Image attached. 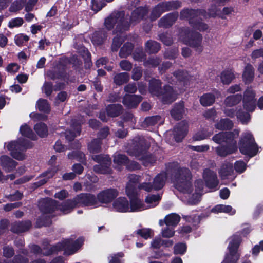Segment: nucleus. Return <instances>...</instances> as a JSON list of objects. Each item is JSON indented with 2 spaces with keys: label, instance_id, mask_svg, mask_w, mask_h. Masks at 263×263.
Instances as JSON below:
<instances>
[{
  "label": "nucleus",
  "instance_id": "nucleus-4",
  "mask_svg": "<svg viewBox=\"0 0 263 263\" xmlns=\"http://www.w3.org/2000/svg\"><path fill=\"white\" fill-rule=\"evenodd\" d=\"M149 145L143 138H136L135 139L133 149H130L128 153L130 155L134 156L138 159L143 161L144 165L153 164L155 162V158L147 153Z\"/></svg>",
  "mask_w": 263,
  "mask_h": 263
},
{
  "label": "nucleus",
  "instance_id": "nucleus-38",
  "mask_svg": "<svg viewBox=\"0 0 263 263\" xmlns=\"http://www.w3.org/2000/svg\"><path fill=\"white\" fill-rule=\"evenodd\" d=\"M122 109V106L120 104H112L107 106L106 108L107 113L108 116H118Z\"/></svg>",
  "mask_w": 263,
  "mask_h": 263
},
{
  "label": "nucleus",
  "instance_id": "nucleus-25",
  "mask_svg": "<svg viewBox=\"0 0 263 263\" xmlns=\"http://www.w3.org/2000/svg\"><path fill=\"white\" fill-rule=\"evenodd\" d=\"M137 176V175H136ZM139 177V180L133 184L135 185V191L137 192V184L139 181H141L142 180H144V182L140 184L138 186V189L140 190H144L147 192H151L153 189H154L153 185H152L149 181L151 180V177L148 175H143L142 177H140L138 176Z\"/></svg>",
  "mask_w": 263,
  "mask_h": 263
},
{
  "label": "nucleus",
  "instance_id": "nucleus-11",
  "mask_svg": "<svg viewBox=\"0 0 263 263\" xmlns=\"http://www.w3.org/2000/svg\"><path fill=\"white\" fill-rule=\"evenodd\" d=\"M240 242L241 238L239 235H234L230 238L228 247V252L223 263H236L237 262L240 256L238 249Z\"/></svg>",
  "mask_w": 263,
  "mask_h": 263
},
{
  "label": "nucleus",
  "instance_id": "nucleus-18",
  "mask_svg": "<svg viewBox=\"0 0 263 263\" xmlns=\"http://www.w3.org/2000/svg\"><path fill=\"white\" fill-rule=\"evenodd\" d=\"M255 93L251 88H248L244 93L243 106L248 111H252L254 110L255 106Z\"/></svg>",
  "mask_w": 263,
  "mask_h": 263
},
{
  "label": "nucleus",
  "instance_id": "nucleus-35",
  "mask_svg": "<svg viewBox=\"0 0 263 263\" xmlns=\"http://www.w3.org/2000/svg\"><path fill=\"white\" fill-rule=\"evenodd\" d=\"M184 105L183 103L176 104L171 111L172 116L176 120L181 118L182 115L184 113Z\"/></svg>",
  "mask_w": 263,
  "mask_h": 263
},
{
  "label": "nucleus",
  "instance_id": "nucleus-26",
  "mask_svg": "<svg viewBox=\"0 0 263 263\" xmlns=\"http://www.w3.org/2000/svg\"><path fill=\"white\" fill-rule=\"evenodd\" d=\"M141 101V97L137 95H126L123 98V103L128 107L132 108L137 106Z\"/></svg>",
  "mask_w": 263,
  "mask_h": 263
},
{
  "label": "nucleus",
  "instance_id": "nucleus-48",
  "mask_svg": "<svg viewBox=\"0 0 263 263\" xmlns=\"http://www.w3.org/2000/svg\"><path fill=\"white\" fill-rule=\"evenodd\" d=\"M34 129L41 137H44L47 135V127L44 123H39L36 124L35 125Z\"/></svg>",
  "mask_w": 263,
  "mask_h": 263
},
{
  "label": "nucleus",
  "instance_id": "nucleus-47",
  "mask_svg": "<svg viewBox=\"0 0 263 263\" xmlns=\"http://www.w3.org/2000/svg\"><path fill=\"white\" fill-rule=\"evenodd\" d=\"M133 45L132 43H127L122 47L119 55L121 58H126L132 53Z\"/></svg>",
  "mask_w": 263,
  "mask_h": 263
},
{
  "label": "nucleus",
  "instance_id": "nucleus-64",
  "mask_svg": "<svg viewBox=\"0 0 263 263\" xmlns=\"http://www.w3.org/2000/svg\"><path fill=\"white\" fill-rule=\"evenodd\" d=\"M175 231L172 228L168 227L166 229L162 230L161 234L163 237L169 238L172 237L174 235Z\"/></svg>",
  "mask_w": 263,
  "mask_h": 263
},
{
  "label": "nucleus",
  "instance_id": "nucleus-59",
  "mask_svg": "<svg viewBox=\"0 0 263 263\" xmlns=\"http://www.w3.org/2000/svg\"><path fill=\"white\" fill-rule=\"evenodd\" d=\"M23 20L21 17H16L11 20L8 24L10 28L18 27L23 24Z\"/></svg>",
  "mask_w": 263,
  "mask_h": 263
},
{
  "label": "nucleus",
  "instance_id": "nucleus-58",
  "mask_svg": "<svg viewBox=\"0 0 263 263\" xmlns=\"http://www.w3.org/2000/svg\"><path fill=\"white\" fill-rule=\"evenodd\" d=\"M237 118L243 123H247L250 119V115L247 112H238L237 113Z\"/></svg>",
  "mask_w": 263,
  "mask_h": 263
},
{
  "label": "nucleus",
  "instance_id": "nucleus-14",
  "mask_svg": "<svg viewBox=\"0 0 263 263\" xmlns=\"http://www.w3.org/2000/svg\"><path fill=\"white\" fill-rule=\"evenodd\" d=\"M92 159L99 164L93 167L95 172L101 174H108L111 172L109 167L111 164V159L107 155H95Z\"/></svg>",
  "mask_w": 263,
  "mask_h": 263
},
{
  "label": "nucleus",
  "instance_id": "nucleus-1",
  "mask_svg": "<svg viewBox=\"0 0 263 263\" xmlns=\"http://www.w3.org/2000/svg\"><path fill=\"white\" fill-rule=\"evenodd\" d=\"M191 179L192 175L188 168H178L174 170L172 180L176 189L183 194L182 200L184 202L193 205L200 200L204 185L201 180H197L195 182V192L192 194L193 189Z\"/></svg>",
  "mask_w": 263,
  "mask_h": 263
},
{
  "label": "nucleus",
  "instance_id": "nucleus-31",
  "mask_svg": "<svg viewBox=\"0 0 263 263\" xmlns=\"http://www.w3.org/2000/svg\"><path fill=\"white\" fill-rule=\"evenodd\" d=\"M58 170V167H54L43 173L39 178V181L36 182L37 185L40 186L44 184L49 179L52 178L55 175Z\"/></svg>",
  "mask_w": 263,
  "mask_h": 263
},
{
  "label": "nucleus",
  "instance_id": "nucleus-54",
  "mask_svg": "<svg viewBox=\"0 0 263 263\" xmlns=\"http://www.w3.org/2000/svg\"><path fill=\"white\" fill-rule=\"evenodd\" d=\"M79 52L81 53L82 56L85 58V66L86 68H90L92 65V63L91 62L90 59V53L88 52V50L86 48L82 47L81 49L79 51Z\"/></svg>",
  "mask_w": 263,
  "mask_h": 263
},
{
  "label": "nucleus",
  "instance_id": "nucleus-43",
  "mask_svg": "<svg viewBox=\"0 0 263 263\" xmlns=\"http://www.w3.org/2000/svg\"><path fill=\"white\" fill-rule=\"evenodd\" d=\"M215 97L211 93L204 94L200 99L201 104L204 106L211 105L215 101Z\"/></svg>",
  "mask_w": 263,
  "mask_h": 263
},
{
  "label": "nucleus",
  "instance_id": "nucleus-15",
  "mask_svg": "<svg viewBox=\"0 0 263 263\" xmlns=\"http://www.w3.org/2000/svg\"><path fill=\"white\" fill-rule=\"evenodd\" d=\"M166 79L171 84H175L178 82L180 85L185 86L189 84V82L192 79V77L186 71H178L174 72L170 78L167 77Z\"/></svg>",
  "mask_w": 263,
  "mask_h": 263
},
{
  "label": "nucleus",
  "instance_id": "nucleus-30",
  "mask_svg": "<svg viewBox=\"0 0 263 263\" xmlns=\"http://www.w3.org/2000/svg\"><path fill=\"white\" fill-rule=\"evenodd\" d=\"M178 17L177 14L170 13L163 17L159 22L160 27L165 28L172 26L176 21Z\"/></svg>",
  "mask_w": 263,
  "mask_h": 263
},
{
  "label": "nucleus",
  "instance_id": "nucleus-17",
  "mask_svg": "<svg viewBox=\"0 0 263 263\" xmlns=\"http://www.w3.org/2000/svg\"><path fill=\"white\" fill-rule=\"evenodd\" d=\"M239 133L238 130H234L232 132L219 133L213 137V140L218 144H230L232 141H236L235 139L238 137Z\"/></svg>",
  "mask_w": 263,
  "mask_h": 263
},
{
  "label": "nucleus",
  "instance_id": "nucleus-53",
  "mask_svg": "<svg viewBox=\"0 0 263 263\" xmlns=\"http://www.w3.org/2000/svg\"><path fill=\"white\" fill-rule=\"evenodd\" d=\"M101 148V142L99 139H95L89 144L88 149L91 153H98Z\"/></svg>",
  "mask_w": 263,
  "mask_h": 263
},
{
  "label": "nucleus",
  "instance_id": "nucleus-49",
  "mask_svg": "<svg viewBox=\"0 0 263 263\" xmlns=\"http://www.w3.org/2000/svg\"><path fill=\"white\" fill-rule=\"evenodd\" d=\"M39 110L48 113L50 111V107L46 100L40 99L36 104Z\"/></svg>",
  "mask_w": 263,
  "mask_h": 263
},
{
  "label": "nucleus",
  "instance_id": "nucleus-32",
  "mask_svg": "<svg viewBox=\"0 0 263 263\" xmlns=\"http://www.w3.org/2000/svg\"><path fill=\"white\" fill-rule=\"evenodd\" d=\"M254 77V71L253 66L250 64H247L242 74L243 80L246 83H251Z\"/></svg>",
  "mask_w": 263,
  "mask_h": 263
},
{
  "label": "nucleus",
  "instance_id": "nucleus-23",
  "mask_svg": "<svg viewBox=\"0 0 263 263\" xmlns=\"http://www.w3.org/2000/svg\"><path fill=\"white\" fill-rule=\"evenodd\" d=\"M113 209L118 212H129V206L128 200L124 197H120L113 203Z\"/></svg>",
  "mask_w": 263,
  "mask_h": 263
},
{
  "label": "nucleus",
  "instance_id": "nucleus-62",
  "mask_svg": "<svg viewBox=\"0 0 263 263\" xmlns=\"http://www.w3.org/2000/svg\"><path fill=\"white\" fill-rule=\"evenodd\" d=\"M42 91L49 96L52 92V84L50 82H45L42 87Z\"/></svg>",
  "mask_w": 263,
  "mask_h": 263
},
{
  "label": "nucleus",
  "instance_id": "nucleus-24",
  "mask_svg": "<svg viewBox=\"0 0 263 263\" xmlns=\"http://www.w3.org/2000/svg\"><path fill=\"white\" fill-rule=\"evenodd\" d=\"M0 164L6 172H9L15 168L17 163L9 156L3 155L0 157Z\"/></svg>",
  "mask_w": 263,
  "mask_h": 263
},
{
  "label": "nucleus",
  "instance_id": "nucleus-5",
  "mask_svg": "<svg viewBox=\"0 0 263 263\" xmlns=\"http://www.w3.org/2000/svg\"><path fill=\"white\" fill-rule=\"evenodd\" d=\"M76 206H78L76 198L72 200H68L58 205L57 202L51 199H44L40 202L39 206L42 212L44 213H51L55 209H58L64 214H67Z\"/></svg>",
  "mask_w": 263,
  "mask_h": 263
},
{
  "label": "nucleus",
  "instance_id": "nucleus-12",
  "mask_svg": "<svg viewBox=\"0 0 263 263\" xmlns=\"http://www.w3.org/2000/svg\"><path fill=\"white\" fill-rule=\"evenodd\" d=\"M116 24V28L120 31L126 30L129 28V24L125 22L122 12L112 14L105 21V26L108 30L111 29Z\"/></svg>",
  "mask_w": 263,
  "mask_h": 263
},
{
  "label": "nucleus",
  "instance_id": "nucleus-52",
  "mask_svg": "<svg viewBox=\"0 0 263 263\" xmlns=\"http://www.w3.org/2000/svg\"><path fill=\"white\" fill-rule=\"evenodd\" d=\"M136 233L145 239H147L154 236L153 231L149 228H144L138 230Z\"/></svg>",
  "mask_w": 263,
  "mask_h": 263
},
{
  "label": "nucleus",
  "instance_id": "nucleus-9",
  "mask_svg": "<svg viewBox=\"0 0 263 263\" xmlns=\"http://www.w3.org/2000/svg\"><path fill=\"white\" fill-rule=\"evenodd\" d=\"M5 146L10 152L13 158L17 160H23L25 158L24 152L32 147V144L28 140L20 138L17 141L6 143Z\"/></svg>",
  "mask_w": 263,
  "mask_h": 263
},
{
  "label": "nucleus",
  "instance_id": "nucleus-63",
  "mask_svg": "<svg viewBox=\"0 0 263 263\" xmlns=\"http://www.w3.org/2000/svg\"><path fill=\"white\" fill-rule=\"evenodd\" d=\"M19 65L15 63L9 64L6 67V70L10 73H14L19 70Z\"/></svg>",
  "mask_w": 263,
  "mask_h": 263
},
{
  "label": "nucleus",
  "instance_id": "nucleus-57",
  "mask_svg": "<svg viewBox=\"0 0 263 263\" xmlns=\"http://www.w3.org/2000/svg\"><path fill=\"white\" fill-rule=\"evenodd\" d=\"M14 40L16 44L20 46L29 40V37L26 35L20 34L15 36Z\"/></svg>",
  "mask_w": 263,
  "mask_h": 263
},
{
  "label": "nucleus",
  "instance_id": "nucleus-20",
  "mask_svg": "<svg viewBox=\"0 0 263 263\" xmlns=\"http://www.w3.org/2000/svg\"><path fill=\"white\" fill-rule=\"evenodd\" d=\"M118 192L115 189H108L100 192L97 196L98 201L103 203H107L118 196Z\"/></svg>",
  "mask_w": 263,
  "mask_h": 263
},
{
  "label": "nucleus",
  "instance_id": "nucleus-10",
  "mask_svg": "<svg viewBox=\"0 0 263 263\" xmlns=\"http://www.w3.org/2000/svg\"><path fill=\"white\" fill-rule=\"evenodd\" d=\"M179 39L185 44L194 48L197 52L202 51V36L200 33L191 32L186 29H182L179 35Z\"/></svg>",
  "mask_w": 263,
  "mask_h": 263
},
{
  "label": "nucleus",
  "instance_id": "nucleus-40",
  "mask_svg": "<svg viewBox=\"0 0 263 263\" xmlns=\"http://www.w3.org/2000/svg\"><path fill=\"white\" fill-rule=\"evenodd\" d=\"M241 100V96L236 95L228 97L224 101V105L230 107L238 103Z\"/></svg>",
  "mask_w": 263,
  "mask_h": 263
},
{
  "label": "nucleus",
  "instance_id": "nucleus-55",
  "mask_svg": "<svg viewBox=\"0 0 263 263\" xmlns=\"http://www.w3.org/2000/svg\"><path fill=\"white\" fill-rule=\"evenodd\" d=\"M127 160V157L124 155L115 154L114 155V162L119 166L126 164Z\"/></svg>",
  "mask_w": 263,
  "mask_h": 263
},
{
  "label": "nucleus",
  "instance_id": "nucleus-34",
  "mask_svg": "<svg viewBox=\"0 0 263 263\" xmlns=\"http://www.w3.org/2000/svg\"><path fill=\"white\" fill-rule=\"evenodd\" d=\"M211 212L213 213L223 212L230 215H233L235 213V210L232 206L223 204L217 205L212 209Z\"/></svg>",
  "mask_w": 263,
  "mask_h": 263
},
{
  "label": "nucleus",
  "instance_id": "nucleus-21",
  "mask_svg": "<svg viewBox=\"0 0 263 263\" xmlns=\"http://www.w3.org/2000/svg\"><path fill=\"white\" fill-rule=\"evenodd\" d=\"M237 150L236 141H232V143H226L225 146H219L216 148L217 154L222 157H225L228 155L235 153Z\"/></svg>",
  "mask_w": 263,
  "mask_h": 263
},
{
  "label": "nucleus",
  "instance_id": "nucleus-6",
  "mask_svg": "<svg viewBox=\"0 0 263 263\" xmlns=\"http://www.w3.org/2000/svg\"><path fill=\"white\" fill-rule=\"evenodd\" d=\"M128 178L129 181L126 187V193L130 199L129 212L140 211L147 209V207L137 198L135 185L133 184L139 180V177L136 175L130 174L129 175Z\"/></svg>",
  "mask_w": 263,
  "mask_h": 263
},
{
  "label": "nucleus",
  "instance_id": "nucleus-39",
  "mask_svg": "<svg viewBox=\"0 0 263 263\" xmlns=\"http://www.w3.org/2000/svg\"><path fill=\"white\" fill-rule=\"evenodd\" d=\"M180 220V216L176 214H171L165 217V223L167 227L176 226Z\"/></svg>",
  "mask_w": 263,
  "mask_h": 263
},
{
  "label": "nucleus",
  "instance_id": "nucleus-8",
  "mask_svg": "<svg viewBox=\"0 0 263 263\" xmlns=\"http://www.w3.org/2000/svg\"><path fill=\"white\" fill-rule=\"evenodd\" d=\"M240 152L250 157L254 156L258 152V146L252 134L247 131L243 133L239 142Z\"/></svg>",
  "mask_w": 263,
  "mask_h": 263
},
{
  "label": "nucleus",
  "instance_id": "nucleus-28",
  "mask_svg": "<svg viewBox=\"0 0 263 263\" xmlns=\"http://www.w3.org/2000/svg\"><path fill=\"white\" fill-rule=\"evenodd\" d=\"M167 179V173L161 172L158 174L154 179V189L158 190L161 189L165 185Z\"/></svg>",
  "mask_w": 263,
  "mask_h": 263
},
{
  "label": "nucleus",
  "instance_id": "nucleus-7",
  "mask_svg": "<svg viewBox=\"0 0 263 263\" xmlns=\"http://www.w3.org/2000/svg\"><path fill=\"white\" fill-rule=\"evenodd\" d=\"M161 82L159 80H152L149 82V91L154 96L160 97L164 103H171L176 99V92L169 86H165L164 91L160 92Z\"/></svg>",
  "mask_w": 263,
  "mask_h": 263
},
{
  "label": "nucleus",
  "instance_id": "nucleus-60",
  "mask_svg": "<svg viewBox=\"0 0 263 263\" xmlns=\"http://www.w3.org/2000/svg\"><path fill=\"white\" fill-rule=\"evenodd\" d=\"M123 40L122 37L118 35L114 38L112 44L111 46L112 50L114 51H117L121 45Z\"/></svg>",
  "mask_w": 263,
  "mask_h": 263
},
{
  "label": "nucleus",
  "instance_id": "nucleus-22",
  "mask_svg": "<svg viewBox=\"0 0 263 263\" xmlns=\"http://www.w3.org/2000/svg\"><path fill=\"white\" fill-rule=\"evenodd\" d=\"M187 132V124L185 121H182L175 127L173 133L174 138L177 142L180 141L186 135Z\"/></svg>",
  "mask_w": 263,
  "mask_h": 263
},
{
  "label": "nucleus",
  "instance_id": "nucleus-29",
  "mask_svg": "<svg viewBox=\"0 0 263 263\" xmlns=\"http://www.w3.org/2000/svg\"><path fill=\"white\" fill-rule=\"evenodd\" d=\"M147 14L146 8L139 7L136 9L132 13L130 22L132 23H136L142 19Z\"/></svg>",
  "mask_w": 263,
  "mask_h": 263
},
{
  "label": "nucleus",
  "instance_id": "nucleus-3",
  "mask_svg": "<svg viewBox=\"0 0 263 263\" xmlns=\"http://www.w3.org/2000/svg\"><path fill=\"white\" fill-rule=\"evenodd\" d=\"M219 15L217 9L214 7L209 10L207 13L204 10H195L184 9L181 12L180 17L182 18H187L192 27L199 31H204L208 29V26L202 23L199 18L201 16L207 18L208 17H215Z\"/></svg>",
  "mask_w": 263,
  "mask_h": 263
},
{
  "label": "nucleus",
  "instance_id": "nucleus-37",
  "mask_svg": "<svg viewBox=\"0 0 263 263\" xmlns=\"http://www.w3.org/2000/svg\"><path fill=\"white\" fill-rule=\"evenodd\" d=\"M220 77L223 84H229L234 78V75L231 70H226L221 73Z\"/></svg>",
  "mask_w": 263,
  "mask_h": 263
},
{
  "label": "nucleus",
  "instance_id": "nucleus-56",
  "mask_svg": "<svg viewBox=\"0 0 263 263\" xmlns=\"http://www.w3.org/2000/svg\"><path fill=\"white\" fill-rule=\"evenodd\" d=\"M212 134V133L211 132H207L206 130L203 129L200 131H199L193 137V138L196 141H200L203 140L204 139L210 137Z\"/></svg>",
  "mask_w": 263,
  "mask_h": 263
},
{
  "label": "nucleus",
  "instance_id": "nucleus-41",
  "mask_svg": "<svg viewBox=\"0 0 263 263\" xmlns=\"http://www.w3.org/2000/svg\"><path fill=\"white\" fill-rule=\"evenodd\" d=\"M21 134L24 137H27L32 140L36 139V136L33 134L32 130L27 124L21 126L20 129Z\"/></svg>",
  "mask_w": 263,
  "mask_h": 263
},
{
  "label": "nucleus",
  "instance_id": "nucleus-19",
  "mask_svg": "<svg viewBox=\"0 0 263 263\" xmlns=\"http://www.w3.org/2000/svg\"><path fill=\"white\" fill-rule=\"evenodd\" d=\"M203 177L206 186L210 189H217L218 184L216 174L210 170L206 169L203 174Z\"/></svg>",
  "mask_w": 263,
  "mask_h": 263
},
{
  "label": "nucleus",
  "instance_id": "nucleus-27",
  "mask_svg": "<svg viewBox=\"0 0 263 263\" xmlns=\"http://www.w3.org/2000/svg\"><path fill=\"white\" fill-rule=\"evenodd\" d=\"M69 130H67L65 133L66 139L70 141L74 138L75 137L80 135L81 132V127L79 123L73 122Z\"/></svg>",
  "mask_w": 263,
  "mask_h": 263
},
{
  "label": "nucleus",
  "instance_id": "nucleus-42",
  "mask_svg": "<svg viewBox=\"0 0 263 263\" xmlns=\"http://www.w3.org/2000/svg\"><path fill=\"white\" fill-rule=\"evenodd\" d=\"M161 197L159 195H149L145 199V202L148 205L147 208L156 206L160 201Z\"/></svg>",
  "mask_w": 263,
  "mask_h": 263
},
{
  "label": "nucleus",
  "instance_id": "nucleus-46",
  "mask_svg": "<svg viewBox=\"0 0 263 263\" xmlns=\"http://www.w3.org/2000/svg\"><path fill=\"white\" fill-rule=\"evenodd\" d=\"M129 79V74L126 72H122L116 75L114 77V82L117 85H122L126 83Z\"/></svg>",
  "mask_w": 263,
  "mask_h": 263
},
{
  "label": "nucleus",
  "instance_id": "nucleus-45",
  "mask_svg": "<svg viewBox=\"0 0 263 263\" xmlns=\"http://www.w3.org/2000/svg\"><path fill=\"white\" fill-rule=\"evenodd\" d=\"M233 126L232 122L228 119H221L215 125V127L219 130L231 128Z\"/></svg>",
  "mask_w": 263,
  "mask_h": 263
},
{
  "label": "nucleus",
  "instance_id": "nucleus-2",
  "mask_svg": "<svg viewBox=\"0 0 263 263\" xmlns=\"http://www.w3.org/2000/svg\"><path fill=\"white\" fill-rule=\"evenodd\" d=\"M83 243L82 239H78L74 240L72 239H67L57 243L54 246H48L47 248L42 250V253L44 255H49L52 253L59 251H64V254L66 255H70L75 253L81 247ZM31 250L34 253L39 254L41 253V248L36 245H32Z\"/></svg>",
  "mask_w": 263,
  "mask_h": 263
},
{
  "label": "nucleus",
  "instance_id": "nucleus-50",
  "mask_svg": "<svg viewBox=\"0 0 263 263\" xmlns=\"http://www.w3.org/2000/svg\"><path fill=\"white\" fill-rule=\"evenodd\" d=\"M27 0H16L11 5L9 10L11 12H16L21 10L25 4L26 3Z\"/></svg>",
  "mask_w": 263,
  "mask_h": 263
},
{
  "label": "nucleus",
  "instance_id": "nucleus-33",
  "mask_svg": "<svg viewBox=\"0 0 263 263\" xmlns=\"http://www.w3.org/2000/svg\"><path fill=\"white\" fill-rule=\"evenodd\" d=\"M31 225L29 221L15 223L12 226L11 230L14 233H21L27 230Z\"/></svg>",
  "mask_w": 263,
  "mask_h": 263
},
{
  "label": "nucleus",
  "instance_id": "nucleus-36",
  "mask_svg": "<svg viewBox=\"0 0 263 263\" xmlns=\"http://www.w3.org/2000/svg\"><path fill=\"white\" fill-rule=\"evenodd\" d=\"M233 172V166L232 164L229 162L224 163L221 167L219 171V174L222 179L227 178V177L231 175Z\"/></svg>",
  "mask_w": 263,
  "mask_h": 263
},
{
  "label": "nucleus",
  "instance_id": "nucleus-61",
  "mask_svg": "<svg viewBox=\"0 0 263 263\" xmlns=\"http://www.w3.org/2000/svg\"><path fill=\"white\" fill-rule=\"evenodd\" d=\"M186 250V245L184 243H180L176 244L174 246L175 254H183Z\"/></svg>",
  "mask_w": 263,
  "mask_h": 263
},
{
  "label": "nucleus",
  "instance_id": "nucleus-16",
  "mask_svg": "<svg viewBox=\"0 0 263 263\" xmlns=\"http://www.w3.org/2000/svg\"><path fill=\"white\" fill-rule=\"evenodd\" d=\"M78 206H86L96 208L99 206L98 200L93 195L81 194L76 197Z\"/></svg>",
  "mask_w": 263,
  "mask_h": 263
},
{
  "label": "nucleus",
  "instance_id": "nucleus-44",
  "mask_svg": "<svg viewBox=\"0 0 263 263\" xmlns=\"http://www.w3.org/2000/svg\"><path fill=\"white\" fill-rule=\"evenodd\" d=\"M163 122V121L159 116L147 117L144 120V124L146 125L147 127L154 126L157 124H161Z\"/></svg>",
  "mask_w": 263,
  "mask_h": 263
},
{
  "label": "nucleus",
  "instance_id": "nucleus-13",
  "mask_svg": "<svg viewBox=\"0 0 263 263\" xmlns=\"http://www.w3.org/2000/svg\"><path fill=\"white\" fill-rule=\"evenodd\" d=\"M181 6L179 1L167 2L159 4L152 10L151 18L154 21L158 18L163 12L177 9Z\"/></svg>",
  "mask_w": 263,
  "mask_h": 263
},
{
  "label": "nucleus",
  "instance_id": "nucleus-51",
  "mask_svg": "<svg viewBox=\"0 0 263 263\" xmlns=\"http://www.w3.org/2000/svg\"><path fill=\"white\" fill-rule=\"evenodd\" d=\"M159 43L153 41H148L146 43V49L151 53L158 52L160 49Z\"/></svg>",
  "mask_w": 263,
  "mask_h": 263
}]
</instances>
